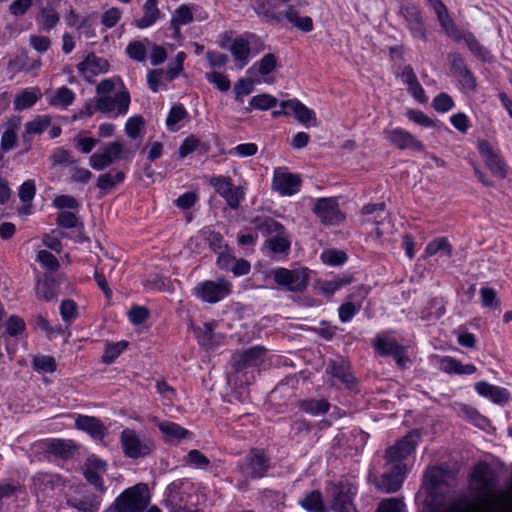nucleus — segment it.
<instances>
[{
    "instance_id": "1",
    "label": "nucleus",
    "mask_w": 512,
    "mask_h": 512,
    "mask_svg": "<svg viewBox=\"0 0 512 512\" xmlns=\"http://www.w3.org/2000/svg\"><path fill=\"white\" fill-rule=\"evenodd\" d=\"M307 6L306 0H273L270 5L259 3L256 14L267 23L279 24L286 20L294 28L310 32L314 28L312 18L301 15V9Z\"/></svg>"
},
{
    "instance_id": "2",
    "label": "nucleus",
    "mask_w": 512,
    "mask_h": 512,
    "mask_svg": "<svg viewBox=\"0 0 512 512\" xmlns=\"http://www.w3.org/2000/svg\"><path fill=\"white\" fill-rule=\"evenodd\" d=\"M150 492L144 483L125 489L103 512H143L150 503Z\"/></svg>"
},
{
    "instance_id": "3",
    "label": "nucleus",
    "mask_w": 512,
    "mask_h": 512,
    "mask_svg": "<svg viewBox=\"0 0 512 512\" xmlns=\"http://www.w3.org/2000/svg\"><path fill=\"white\" fill-rule=\"evenodd\" d=\"M191 483L179 479L170 483L165 492L164 506L169 512H193L191 498Z\"/></svg>"
},
{
    "instance_id": "4",
    "label": "nucleus",
    "mask_w": 512,
    "mask_h": 512,
    "mask_svg": "<svg viewBox=\"0 0 512 512\" xmlns=\"http://www.w3.org/2000/svg\"><path fill=\"white\" fill-rule=\"evenodd\" d=\"M120 444L124 455L130 459L144 458L155 448L154 442L133 429L125 428L120 434Z\"/></svg>"
},
{
    "instance_id": "5",
    "label": "nucleus",
    "mask_w": 512,
    "mask_h": 512,
    "mask_svg": "<svg viewBox=\"0 0 512 512\" xmlns=\"http://www.w3.org/2000/svg\"><path fill=\"white\" fill-rule=\"evenodd\" d=\"M104 494L97 490L92 491L86 484H79L67 497V504L78 512H98Z\"/></svg>"
},
{
    "instance_id": "6",
    "label": "nucleus",
    "mask_w": 512,
    "mask_h": 512,
    "mask_svg": "<svg viewBox=\"0 0 512 512\" xmlns=\"http://www.w3.org/2000/svg\"><path fill=\"white\" fill-rule=\"evenodd\" d=\"M232 292V283L225 278H217L216 280H205L198 283L193 288V295L199 300L214 304L217 303Z\"/></svg>"
},
{
    "instance_id": "7",
    "label": "nucleus",
    "mask_w": 512,
    "mask_h": 512,
    "mask_svg": "<svg viewBox=\"0 0 512 512\" xmlns=\"http://www.w3.org/2000/svg\"><path fill=\"white\" fill-rule=\"evenodd\" d=\"M209 184L225 200L227 206L233 210H237L245 199V187L235 186L230 177L214 176L210 178Z\"/></svg>"
},
{
    "instance_id": "8",
    "label": "nucleus",
    "mask_w": 512,
    "mask_h": 512,
    "mask_svg": "<svg viewBox=\"0 0 512 512\" xmlns=\"http://www.w3.org/2000/svg\"><path fill=\"white\" fill-rule=\"evenodd\" d=\"M130 93L126 87L118 90L114 96L103 95L95 98L97 111L116 118L120 115H126L130 105Z\"/></svg>"
},
{
    "instance_id": "9",
    "label": "nucleus",
    "mask_w": 512,
    "mask_h": 512,
    "mask_svg": "<svg viewBox=\"0 0 512 512\" xmlns=\"http://www.w3.org/2000/svg\"><path fill=\"white\" fill-rule=\"evenodd\" d=\"M275 282L291 292H302L308 285V270L278 268L273 272Z\"/></svg>"
},
{
    "instance_id": "10",
    "label": "nucleus",
    "mask_w": 512,
    "mask_h": 512,
    "mask_svg": "<svg viewBox=\"0 0 512 512\" xmlns=\"http://www.w3.org/2000/svg\"><path fill=\"white\" fill-rule=\"evenodd\" d=\"M419 438L418 432L411 431L393 446L388 447L385 452L387 464H403L402 461L415 450Z\"/></svg>"
},
{
    "instance_id": "11",
    "label": "nucleus",
    "mask_w": 512,
    "mask_h": 512,
    "mask_svg": "<svg viewBox=\"0 0 512 512\" xmlns=\"http://www.w3.org/2000/svg\"><path fill=\"white\" fill-rule=\"evenodd\" d=\"M302 180L289 172L287 167H277L273 172L272 188L281 196H291L300 191Z\"/></svg>"
},
{
    "instance_id": "12",
    "label": "nucleus",
    "mask_w": 512,
    "mask_h": 512,
    "mask_svg": "<svg viewBox=\"0 0 512 512\" xmlns=\"http://www.w3.org/2000/svg\"><path fill=\"white\" fill-rule=\"evenodd\" d=\"M124 145L119 141L109 142L101 152H96L89 157V165L96 171H102L120 158H125Z\"/></svg>"
},
{
    "instance_id": "13",
    "label": "nucleus",
    "mask_w": 512,
    "mask_h": 512,
    "mask_svg": "<svg viewBox=\"0 0 512 512\" xmlns=\"http://www.w3.org/2000/svg\"><path fill=\"white\" fill-rule=\"evenodd\" d=\"M33 490L38 497H52L65 486L64 479L58 475L47 472H38L32 477Z\"/></svg>"
},
{
    "instance_id": "14",
    "label": "nucleus",
    "mask_w": 512,
    "mask_h": 512,
    "mask_svg": "<svg viewBox=\"0 0 512 512\" xmlns=\"http://www.w3.org/2000/svg\"><path fill=\"white\" fill-rule=\"evenodd\" d=\"M107 473V463L97 456L87 458L83 466V475L87 483L100 493H106L103 476Z\"/></svg>"
},
{
    "instance_id": "15",
    "label": "nucleus",
    "mask_w": 512,
    "mask_h": 512,
    "mask_svg": "<svg viewBox=\"0 0 512 512\" xmlns=\"http://www.w3.org/2000/svg\"><path fill=\"white\" fill-rule=\"evenodd\" d=\"M333 497L332 508L336 512H356L353 505V496L356 489L348 482H339L331 487Z\"/></svg>"
},
{
    "instance_id": "16",
    "label": "nucleus",
    "mask_w": 512,
    "mask_h": 512,
    "mask_svg": "<svg viewBox=\"0 0 512 512\" xmlns=\"http://www.w3.org/2000/svg\"><path fill=\"white\" fill-rule=\"evenodd\" d=\"M399 15L404 19L406 27L414 38L426 40V28L420 9L413 4L403 5L399 9Z\"/></svg>"
},
{
    "instance_id": "17",
    "label": "nucleus",
    "mask_w": 512,
    "mask_h": 512,
    "mask_svg": "<svg viewBox=\"0 0 512 512\" xmlns=\"http://www.w3.org/2000/svg\"><path fill=\"white\" fill-rule=\"evenodd\" d=\"M384 135L392 146L400 150L410 149L417 152L424 150V144L413 134L402 128L385 130Z\"/></svg>"
},
{
    "instance_id": "18",
    "label": "nucleus",
    "mask_w": 512,
    "mask_h": 512,
    "mask_svg": "<svg viewBox=\"0 0 512 512\" xmlns=\"http://www.w3.org/2000/svg\"><path fill=\"white\" fill-rule=\"evenodd\" d=\"M313 211L323 224H338L343 219L337 198L317 199Z\"/></svg>"
},
{
    "instance_id": "19",
    "label": "nucleus",
    "mask_w": 512,
    "mask_h": 512,
    "mask_svg": "<svg viewBox=\"0 0 512 512\" xmlns=\"http://www.w3.org/2000/svg\"><path fill=\"white\" fill-rule=\"evenodd\" d=\"M109 63L106 59L96 56L94 53L88 54L80 63L77 64L79 74L87 81L109 70Z\"/></svg>"
},
{
    "instance_id": "20",
    "label": "nucleus",
    "mask_w": 512,
    "mask_h": 512,
    "mask_svg": "<svg viewBox=\"0 0 512 512\" xmlns=\"http://www.w3.org/2000/svg\"><path fill=\"white\" fill-rule=\"evenodd\" d=\"M269 469V458L263 450L253 449L246 457L244 473L252 478H262Z\"/></svg>"
},
{
    "instance_id": "21",
    "label": "nucleus",
    "mask_w": 512,
    "mask_h": 512,
    "mask_svg": "<svg viewBox=\"0 0 512 512\" xmlns=\"http://www.w3.org/2000/svg\"><path fill=\"white\" fill-rule=\"evenodd\" d=\"M479 153L484 157L485 163L492 174L498 178L504 179L507 176L506 164L502 158L493 150L490 143L486 140L478 142Z\"/></svg>"
},
{
    "instance_id": "22",
    "label": "nucleus",
    "mask_w": 512,
    "mask_h": 512,
    "mask_svg": "<svg viewBox=\"0 0 512 512\" xmlns=\"http://www.w3.org/2000/svg\"><path fill=\"white\" fill-rule=\"evenodd\" d=\"M405 464H395L389 472H385L377 481L376 487L385 493L396 492L405 478Z\"/></svg>"
},
{
    "instance_id": "23",
    "label": "nucleus",
    "mask_w": 512,
    "mask_h": 512,
    "mask_svg": "<svg viewBox=\"0 0 512 512\" xmlns=\"http://www.w3.org/2000/svg\"><path fill=\"white\" fill-rule=\"evenodd\" d=\"M265 348L262 346H254L245 351L235 353L232 356L233 367L239 371L246 367L259 365L265 355Z\"/></svg>"
},
{
    "instance_id": "24",
    "label": "nucleus",
    "mask_w": 512,
    "mask_h": 512,
    "mask_svg": "<svg viewBox=\"0 0 512 512\" xmlns=\"http://www.w3.org/2000/svg\"><path fill=\"white\" fill-rule=\"evenodd\" d=\"M142 16L133 21V25L139 29H146L154 25L164 15L158 7V2L145 1L141 8Z\"/></svg>"
},
{
    "instance_id": "25",
    "label": "nucleus",
    "mask_w": 512,
    "mask_h": 512,
    "mask_svg": "<svg viewBox=\"0 0 512 512\" xmlns=\"http://www.w3.org/2000/svg\"><path fill=\"white\" fill-rule=\"evenodd\" d=\"M21 124V118L19 116H12L6 120L3 124L5 127L4 132L1 135V149L3 152H9L14 149L17 145V132Z\"/></svg>"
},
{
    "instance_id": "26",
    "label": "nucleus",
    "mask_w": 512,
    "mask_h": 512,
    "mask_svg": "<svg viewBox=\"0 0 512 512\" xmlns=\"http://www.w3.org/2000/svg\"><path fill=\"white\" fill-rule=\"evenodd\" d=\"M280 107L289 108L290 115H293L303 125H309L316 122L315 112L305 106L297 99L282 101Z\"/></svg>"
},
{
    "instance_id": "27",
    "label": "nucleus",
    "mask_w": 512,
    "mask_h": 512,
    "mask_svg": "<svg viewBox=\"0 0 512 512\" xmlns=\"http://www.w3.org/2000/svg\"><path fill=\"white\" fill-rule=\"evenodd\" d=\"M75 426L77 429L87 432L96 439H102L106 434L103 423L96 417L78 415L75 420Z\"/></svg>"
},
{
    "instance_id": "28",
    "label": "nucleus",
    "mask_w": 512,
    "mask_h": 512,
    "mask_svg": "<svg viewBox=\"0 0 512 512\" xmlns=\"http://www.w3.org/2000/svg\"><path fill=\"white\" fill-rule=\"evenodd\" d=\"M475 390L480 396L489 398L497 404L507 402L509 399L507 389L492 385L486 381L477 382L475 384Z\"/></svg>"
},
{
    "instance_id": "29",
    "label": "nucleus",
    "mask_w": 512,
    "mask_h": 512,
    "mask_svg": "<svg viewBox=\"0 0 512 512\" xmlns=\"http://www.w3.org/2000/svg\"><path fill=\"white\" fill-rule=\"evenodd\" d=\"M251 223L254 229L259 231L267 239L279 233H283L285 230V227L281 223L269 216H257Z\"/></svg>"
},
{
    "instance_id": "30",
    "label": "nucleus",
    "mask_w": 512,
    "mask_h": 512,
    "mask_svg": "<svg viewBox=\"0 0 512 512\" xmlns=\"http://www.w3.org/2000/svg\"><path fill=\"white\" fill-rule=\"evenodd\" d=\"M60 0H38L41 10V21L45 30L49 31L59 22L56 7Z\"/></svg>"
},
{
    "instance_id": "31",
    "label": "nucleus",
    "mask_w": 512,
    "mask_h": 512,
    "mask_svg": "<svg viewBox=\"0 0 512 512\" xmlns=\"http://www.w3.org/2000/svg\"><path fill=\"white\" fill-rule=\"evenodd\" d=\"M155 422L167 442L180 441L187 438L190 434L186 428L180 426L178 423L168 420H155Z\"/></svg>"
},
{
    "instance_id": "32",
    "label": "nucleus",
    "mask_w": 512,
    "mask_h": 512,
    "mask_svg": "<svg viewBox=\"0 0 512 512\" xmlns=\"http://www.w3.org/2000/svg\"><path fill=\"white\" fill-rule=\"evenodd\" d=\"M327 372L333 377L338 378L348 388H351L355 382L350 365L345 360L330 361L327 366Z\"/></svg>"
},
{
    "instance_id": "33",
    "label": "nucleus",
    "mask_w": 512,
    "mask_h": 512,
    "mask_svg": "<svg viewBox=\"0 0 512 512\" xmlns=\"http://www.w3.org/2000/svg\"><path fill=\"white\" fill-rule=\"evenodd\" d=\"M42 96L38 87H30L19 92L13 101L14 109L22 111L32 107Z\"/></svg>"
},
{
    "instance_id": "34",
    "label": "nucleus",
    "mask_w": 512,
    "mask_h": 512,
    "mask_svg": "<svg viewBox=\"0 0 512 512\" xmlns=\"http://www.w3.org/2000/svg\"><path fill=\"white\" fill-rule=\"evenodd\" d=\"M237 66L243 68L247 65L250 56V43L248 40L239 37L232 41L229 48Z\"/></svg>"
},
{
    "instance_id": "35",
    "label": "nucleus",
    "mask_w": 512,
    "mask_h": 512,
    "mask_svg": "<svg viewBox=\"0 0 512 512\" xmlns=\"http://www.w3.org/2000/svg\"><path fill=\"white\" fill-rule=\"evenodd\" d=\"M330 406V403L325 399H303L298 402L299 409L312 416L326 414Z\"/></svg>"
},
{
    "instance_id": "36",
    "label": "nucleus",
    "mask_w": 512,
    "mask_h": 512,
    "mask_svg": "<svg viewBox=\"0 0 512 512\" xmlns=\"http://www.w3.org/2000/svg\"><path fill=\"white\" fill-rule=\"evenodd\" d=\"M125 179V174L122 171H109L99 175L96 186L106 194L108 191L122 183Z\"/></svg>"
},
{
    "instance_id": "37",
    "label": "nucleus",
    "mask_w": 512,
    "mask_h": 512,
    "mask_svg": "<svg viewBox=\"0 0 512 512\" xmlns=\"http://www.w3.org/2000/svg\"><path fill=\"white\" fill-rule=\"evenodd\" d=\"M437 253H442L446 257H451L452 245L446 237H438L430 241L425 248L423 258H429Z\"/></svg>"
},
{
    "instance_id": "38",
    "label": "nucleus",
    "mask_w": 512,
    "mask_h": 512,
    "mask_svg": "<svg viewBox=\"0 0 512 512\" xmlns=\"http://www.w3.org/2000/svg\"><path fill=\"white\" fill-rule=\"evenodd\" d=\"M265 246L273 254H288L290 251L291 242L288 238L286 229L283 233H279L266 239Z\"/></svg>"
},
{
    "instance_id": "39",
    "label": "nucleus",
    "mask_w": 512,
    "mask_h": 512,
    "mask_svg": "<svg viewBox=\"0 0 512 512\" xmlns=\"http://www.w3.org/2000/svg\"><path fill=\"white\" fill-rule=\"evenodd\" d=\"M75 100V93L68 87L62 86L54 91L49 97V104L55 107L66 108Z\"/></svg>"
},
{
    "instance_id": "40",
    "label": "nucleus",
    "mask_w": 512,
    "mask_h": 512,
    "mask_svg": "<svg viewBox=\"0 0 512 512\" xmlns=\"http://www.w3.org/2000/svg\"><path fill=\"white\" fill-rule=\"evenodd\" d=\"M300 505L308 512H325L322 494L317 490L307 494Z\"/></svg>"
},
{
    "instance_id": "41",
    "label": "nucleus",
    "mask_w": 512,
    "mask_h": 512,
    "mask_svg": "<svg viewBox=\"0 0 512 512\" xmlns=\"http://www.w3.org/2000/svg\"><path fill=\"white\" fill-rule=\"evenodd\" d=\"M192 21L193 13L191 8L187 5H181L176 9L171 19V26L175 29V32L179 34V26L189 24Z\"/></svg>"
},
{
    "instance_id": "42",
    "label": "nucleus",
    "mask_w": 512,
    "mask_h": 512,
    "mask_svg": "<svg viewBox=\"0 0 512 512\" xmlns=\"http://www.w3.org/2000/svg\"><path fill=\"white\" fill-rule=\"evenodd\" d=\"M277 104V99L269 94L262 93L255 95L251 98L249 102V107L246 108L247 111L251 109L257 110H268L270 108L275 107Z\"/></svg>"
},
{
    "instance_id": "43",
    "label": "nucleus",
    "mask_w": 512,
    "mask_h": 512,
    "mask_svg": "<svg viewBox=\"0 0 512 512\" xmlns=\"http://www.w3.org/2000/svg\"><path fill=\"white\" fill-rule=\"evenodd\" d=\"M146 44H151L148 39L130 42L126 47V53L131 59L137 62H143L147 56Z\"/></svg>"
},
{
    "instance_id": "44",
    "label": "nucleus",
    "mask_w": 512,
    "mask_h": 512,
    "mask_svg": "<svg viewBox=\"0 0 512 512\" xmlns=\"http://www.w3.org/2000/svg\"><path fill=\"white\" fill-rule=\"evenodd\" d=\"M188 113L182 104L174 105L168 114L166 119V125L170 131H176L178 129L177 124L186 118Z\"/></svg>"
},
{
    "instance_id": "45",
    "label": "nucleus",
    "mask_w": 512,
    "mask_h": 512,
    "mask_svg": "<svg viewBox=\"0 0 512 512\" xmlns=\"http://www.w3.org/2000/svg\"><path fill=\"white\" fill-rule=\"evenodd\" d=\"M375 347L381 355H392V356L398 355L400 352V349L403 348L394 339L381 338V337H378L376 339Z\"/></svg>"
},
{
    "instance_id": "46",
    "label": "nucleus",
    "mask_w": 512,
    "mask_h": 512,
    "mask_svg": "<svg viewBox=\"0 0 512 512\" xmlns=\"http://www.w3.org/2000/svg\"><path fill=\"white\" fill-rule=\"evenodd\" d=\"M196 338L198 343L206 349L213 348L216 345L214 341V334L210 324L206 323L203 327L195 329Z\"/></svg>"
},
{
    "instance_id": "47",
    "label": "nucleus",
    "mask_w": 512,
    "mask_h": 512,
    "mask_svg": "<svg viewBox=\"0 0 512 512\" xmlns=\"http://www.w3.org/2000/svg\"><path fill=\"white\" fill-rule=\"evenodd\" d=\"M50 124L51 118L49 116H37L32 121L25 123V132L31 135L41 134Z\"/></svg>"
},
{
    "instance_id": "48",
    "label": "nucleus",
    "mask_w": 512,
    "mask_h": 512,
    "mask_svg": "<svg viewBox=\"0 0 512 512\" xmlns=\"http://www.w3.org/2000/svg\"><path fill=\"white\" fill-rule=\"evenodd\" d=\"M186 59L184 52H178L174 60L169 63L168 69L165 72V80L168 82L173 81L183 71V64Z\"/></svg>"
},
{
    "instance_id": "49",
    "label": "nucleus",
    "mask_w": 512,
    "mask_h": 512,
    "mask_svg": "<svg viewBox=\"0 0 512 512\" xmlns=\"http://www.w3.org/2000/svg\"><path fill=\"white\" fill-rule=\"evenodd\" d=\"M184 462L197 469H206L210 464L209 459L197 449L190 450L185 456Z\"/></svg>"
},
{
    "instance_id": "50",
    "label": "nucleus",
    "mask_w": 512,
    "mask_h": 512,
    "mask_svg": "<svg viewBox=\"0 0 512 512\" xmlns=\"http://www.w3.org/2000/svg\"><path fill=\"white\" fill-rule=\"evenodd\" d=\"M33 368L39 373H52L56 370V362L52 356H35Z\"/></svg>"
},
{
    "instance_id": "51",
    "label": "nucleus",
    "mask_w": 512,
    "mask_h": 512,
    "mask_svg": "<svg viewBox=\"0 0 512 512\" xmlns=\"http://www.w3.org/2000/svg\"><path fill=\"white\" fill-rule=\"evenodd\" d=\"M206 80L213 84L221 92H227L231 87V82L226 75L220 72H207L205 74Z\"/></svg>"
},
{
    "instance_id": "52",
    "label": "nucleus",
    "mask_w": 512,
    "mask_h": 512,
    "mask_svg": "<svg viewBox=\"0 0 512 512\" xmlns=\"http://www.w3.org/2000/svg\"><path fill=\"white\" fill-rule=\"evenodd\" d=\"M350 278H336L319 283V290L326 296H332L337 290L350 283Z\"/></svg>"
},
{
    "instance_id": "53",
    "label": "nucleus",
    "mask_w": 512,
    "mask_h": 512,
    "mask_svg": "<svg viewBox=\"0 0 512 512\" xmlns=\"http://www.w3.org/2000/svg\"><path fill=\"white\" fill-rule=\"evenodd\" d=\"M127 345L126 341L108 344L102 356L103 362L107 364L112 363L127 348Z\"/></svg>"
},
{
    "instance_id": "54",
    "label": "nucleus",
    "mask_w": 512,
    "mask_h": 512,
    "mask_svg": "<svg viewBox=\"0 0 512 512\" xmlns=\"http://www.w3.org/2000/svg\"><path fill=\"white\" fill-rule=\"evenodd\" d=\"M117 85H120L121 88L125 87L120 77H113L101 80L96 86L97 97L109 95L116 89Z\"/></svg>"
},
{
    "instance_id": "55",
    "label": "nucleus",
    "mask_w": 512,
    "mask_h": 512,
    "mask_svg": "<svg viewBox=\"0 0 512 512\" xmlns=\"http://www.w3.org/2000/svg\"><path fill=\"white\" fill-rule=\"evenodd\" d=\"M277 65V58L274 54L264 55L258 62H256L252 68L248 70L250 72L254 67H258V71L261 75H268L271 73Z\"/></svg>"
},
{
    "instance_id": "56",
    "label": "nucleus",
    "mask_w": 512,
    "mask_h": 512,
    "mask_svg": "<svg viewBox=\"0 0 512 512\" xmlns=\"http://www.w3.org/2000/svg\"><path fill=\"white\" fill-rule=\"evenodd\" d=\"M254 82L245 78L239 79L234 85L235 100L239 103L243 102L245 96L252 93Z\"/></svg>"
},
{
    "instance_id": "57",
    "label": "nucleus",
    "mask_w": 512,
    "mask_h": 512,
    "mask_svg": "<svg viewBox=\"0 0 512 512\" xmlns=\"http://www.w3.org/2000/svg\"><path fill=\"white\" fill-rule=\"evenodd\" d=\"M321 259L328 265H341L347 260V255L343 251L328 249L322 252Z\"/></svg>"
},
{
    "instance_id": "58",
    "label": "nucleus",
    "mask_w": 512,
    "mask_h": 512,
    "mask_svg": "<svg viewBox=\"0 0 512 512\" xmlns=\"http://www.w3.org/2000/svg\"><path fill=\"white\" fill-rule=\"evenodd\" d=\"M361 304H355L352 301H346L339 307V318L343 323L349 322L355 314L361 309Z\"/></svg>"
},
{
    "instance_id": "59",
    "label": "nucleus",
    "mask_w": 512,
    "mask_h": 512,
    "mask_svg": "<svg viewBox=\"0 0 512 512\" xmlns=\"http://www.w3.org/2000/svg\"><path fill=\"white\" fill-rule=\"evenodd\" d=\"M454 106L453 99L447 93L438 94L432 102V107L439 113H445Z\"/></svg>"
},
{
    "instance_id": "60",
    "label": "nucleus",
    "mask_w": 512,
    "mask_h": 512,
    "mask_svg": "<svg viewBox=\"0 0 512 512\" xmlns=\"http://www.w3.org/2000/svg\"><path fill=\"white\" fill-rule=\"evenodd\" d=\"M122 11L118 7H111L105 12H103L101 16V23L106 28H113L118 21L121 19Z\"/></svg>"
},
{
    "instance_id": "61",
    "label": "nucleus",
    "mask_w": 512,
    "mask_h": 512,
    "mask_svg": "<svg viewBox=\"0 0 512 512\" xmlns=\"http://www.w3.org/2000/svg\"><path fill=\"white\" fill-rule=\"evenodd\" d=\"M206 240L209 244V247L215 252L220 253L222 251H227L228 247L224 242L223 236L219 232L209 231L207 233Z\"/></svg>"
},
{
    "instance_id": "62",
    "label": "nucleus",
    "mask_w": 512,
    "mask_h": 512,
    "mask_svg": "<svg viewBox=\"0 0 512 512\" xmlns=\"http://www.w3.org/2000/svg\"><path fill=\"white\" fill-rule=\"evenodd\" d=\"M377 512H406V506L401 500L390 498L380 503Z\"/></svg>"
},
{
    "instance_id": "63",
    "label": "nucleus",
    "mask_w": 512,
    "mask_h": 512,
    "mask_svg": "<svg viewBox=\"0 0 512 512\" xmlns=\"http://www.w3.org/2000/svg\"><path fill=\"white\" fill-rule=\"evenodd\" d=\"M36 296L38 299L51 301L56 297V293L48 281L38 280L36 284Z\"/></svg>"
},
{
    "instance_id": "64",
    "label": "nucleus",
    "mask_w": 512,
    "mask_h": 512,
    "mask_svg": "<svg viewBox=\"0 0 512 512\" xmlns=\"http://www.w3.org/2000/svg\"><path fill=\"white\" fill-rule=\"evenodd\" d=\"M163 79H165V72L162 69L152 70L147 74V82L153 92H158L164 85Z\"/></svg>"
}]
</instances>
